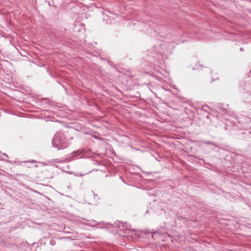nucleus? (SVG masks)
I'll return each instance as SVG.
<instances>
[{"label": "nucleus", "instance_id": "f257e3e1", "mask_svg": "<svg viewBox=\"0 0 251 251\" xmlns=\"http://www.w3.org/2000/svg\"><path fill=\"white\" fill-rule=\"evenodd\" d=\"M52 144L53 146L58 150L66 149L70 145L64 133L60 131L57 132L54 135L52 141Z\"/></svg>", "mask_w": 251, "mask_h": 251}, {"label": "nucleus", "instance_id": "f03ea898", "mask_svg": "<svg viewBox=\"0 0 251 251\" xmlns=\"http://www.w3.org/2000/svg\"><path fill=\"white\" fill-rule=\"evenodd\" d=\"M85 152L84 150H78L73 151L69 154L67 158L68 161H71L75 159L81 158L82 157V154Z\"/></svg>", "mask_w": 251, "mask_h": 251}, {"label": "nucleus", "instance_id": "7ed1b4c3", "mask_svg": "<svg viewBox=\"0 0 251 251\" xmlns=\"http://www.w3.org/2000/svg\"><path fill=\"white\" fill-rule=\"evenodd\" d=\"M210 108L206 105H202L201 106V109L203 110V111H206V112H208V110Z\"/></svg>", "mask_w": 251, "mask_h": 251}, {"label": "nucleus", "instance_id": "20e7f679", "mask_svg": "<svg viewBox=\"0 0 251 251\" xmlns=\"http://www.w3.org/2000/svg\"><path fill=\"white\" fill-rule=\"evenodd\" d=\"M201 142L203 144H207V145H213V143L212 142H210V141H202Z\"/></svg>", "mask_w": 251, "mask_h": 251}, {"label": "nucleus", "instance_id": "39448f33", "mask_svg": "<svg viewBox=\"0 0 251 251\" xmlns=\"http://www.w3.org/2000/svg\"><path fill=\"white\" fill-rule=\"evenodd\" d=\"M52 161L55 163H61L64 162L62 160H60L59 159H53L52 160Z\"/></svg>", "mask_w": 251, "mask_h": 251}, {"label": "nucleus", "instance_id": "423d86ee", "mask_svg": "<svg viewBox=\"0 0 251 251\" xmlns=\"http://www.w3.org/2000/svg\"><path fill=\"white\" fill-rule=\"evenodd\" d=\"M50 245L51 246H54L56 244V242L55 240H51L50 242Z\"/></svg>", "mask_w": 251, "mask_h": 251}, {"label": "nucleus", "instance_id": "0eeeda50", "mask_svg": "<svg viewBox=\"0 0 251 251\" xmlns=\"http://www.w3.org/2000/svg\"><path fill=\"white\" fill-rule=\"evenodd\" d=\"M123 226L125 227L126 229L129 227V225L127 223H125Z\"/></svg>", "mask_w": 251, "mask_h": 251}, {"label": "nucleus", "instance_id": "6e6552de", "mask_svg": "<svg viewBox=\"0 0 251 251\" xmlns=\"http://www.w3.org/2000/svg\"><path fill=\"white\" fill-rule=\"evenodd\" d=\"M94 198H97L98 199H99V198H98V196L97 195H94Z\"/></svg>", "mask_w": 251, "mask_h": 251}, {"label": "nucleus", "instance_id": "1a4fd4ad", "mask_svg": "<svg viewBox=\"0 0 251 251\" xmlns=\"http://www.w3.org/2000/svg\"><path fill=\"white\" fill-rule=\"evenodd\" d=\"M240 50L241 51H243L244 50V49L242 48H240Z\"/></svg>", "mask_w": 251, "mask_h": 251}, {"label": "nucleus", "instance_id": "9d476101", "mask_svg": "<svg viewBox=\"0 0 251 251\" xmlns=\"http://www.w3.org/2000/svg\"><path fill=\"white\" fill-rule=\"evenodd\" d=\"M6 157H7V155L4 154Z\"/></svg>", "mask_w": 251, "mask_h": 251}]
</instances>
